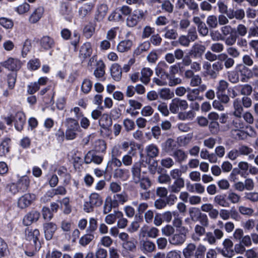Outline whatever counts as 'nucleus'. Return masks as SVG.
I'll use <instances>...</instances> for the list:
<instances>
[{
	"label": "nucleus",
	"mask_w": 258,
	"mask_h": 258,
	"mask_svg": "<svg viewBox=\"0 0 258 258\" xmlns=\"http://www.w3.org/2000/svg\"><path fill=\"white\" fill-rule=\"evenodd\" d=\"M128 195L124 191L120 194H115L112 197L109 196L106 197L103 206V214L109 213L112 208H116L119 205H123L128 201Z\"/></svg>",
	"instance_id": "f257e3e1"
},
{
	"label": "nucleus",
	"mask_w": 258,
	"mask_h": 258,
	"mask_svg": "<svg viewBox=\"0 0 258 258\" xmlns=\"http://www.w3.org/2000/svg\"><path fill=\"white\" fill-rule=\"evenodd\" d=\"M103 203V199L100 195L97 192H93L89 197V201L84 202L83 209L87 213L93 212L95 208L99 207Z\"/></svg>",
	"instance_id": "f03ea898"
},
{
	"label": "nucleus",
	"mask_w": 258,
	"mask_h": 258,
	"mask_svg": "<svg viewBox=\"0 0 258 258\" xmlns=\"http://www.w3.org/2000/svg\"><path fill=\"white\" fill-rule=\"evenodd\" d=\"M188 229L183 227L181 229H177L176 233L169 237L168 240L170 244L177 246L182 245L186 241Z\"/></svg>",
	"instance_id": "7ed1b4c3"
},
{
	"label": "nucleus",
	"mask_w": 258,
	"mask_h": 258,
	"mask_svg": "<svg viewBox=\"0 0 258 258\" xmlns=\"http://www.w3.org/2000/svg\"><path fill=\"white\" fill-rule=\"evenodd\" d=\"M146 12L141 9H136L126 19V25L133 27L136 26L142 20L145 19Z\"/></svg>",
	"instance_id": "20e7f679"
},
{
	"label": "nucleus",
	"mask_w": 258,
	"mask_h": 258,
	"mask_svg": "<svg viewBox=\"0 0 258 258\" xmlns=\"http://www.w3.org/2000/svg\"><path fill=\"white\" fill-rule=\"evenodd\" d=\"M155 74L157 77H154L152 79L154 83L159 86L167 85V81L168 73L162 68H158L156 69Z\"/></svg>",
	"instance_id": "39448f33"
},
{
	"label": "nucleus",
	"mask_w": 258,
	"mask_h": 258,
	"mask_svg": "<svg viewBox=\"0 0 258 258\" xmlns=\"http://www.w3.org/2000/svg\"><path fill=\"white\" fill-rule=\"evenodd\" d=\"M36 196L34 194L27 193L20 197L17 201V206L21 209L29 207L35 201Z\"/></svg>",
	"instance_id": "423d86ee"
},
{
	"label": "nucleus",
	"mask_w": 258,
	"mask_h": 258,
	"mask_svg": "<svg viewBox=\"0 0 258 258\" xmlns=\"http://www.w3.org/2000/svg\"><path fill=\"white\" fill-rule=\"evenodd\" d=\"M2 64L10 71H17L21 68L22 63L17 58L10 57L2 63Z\"/></svg>",
	"instance_id": "0eeeda50"
},
{
	"label": "nucleus",
	"mask_w": 258,
	"mask_h": 258,
	"mask_svg": "<svg viewBox=\"0 0 258 258\" xmlns=\"http://www.w3.org/2000/svg\"><path fill=\"white\" fill-rule=\"evenodd\" d=\"M140 249L143 253L147 254L156 250V245L150 240H142L140 241Z\"/></svg>",
	"instance_id": "6e6552de"
},
{
	"label": "nucleus",
	"mask_w": 258,
	"mask_h": 258,
	"mask_svg": "<svg viewBox=\"0 0 258 258\" xmlns=\"http://www.w3.org/2000/svg\"><path fill=\"white\" fill-rule=\"evenodd\" d=\"M43 227L45 239L51 240L57 229V225L53 222H48L43 224Z\"/></svg>",
	"instance_id": "1a4fd4ad"
},
{
	"label": "nucleus",
	"mask_w": 258,
	"mask_h": 258,
	"mask_svg": "<svg viewBox=\"0 0 258 258\" xmlns=\"http://www.w3.org/2000/svg\"><path fill=\"white\" fill-rule=\"evenodd\" d=\"M103 160V156L97 155L92 151H89L84 157V162L86 164L92 162L96 164H100Z\"/></svg>",
	"instance_id": "9d476101"
},
{
	"label": "nucleus",
	"mask_w": 258,
	"mask_h": 258,
	"mask_svg": "<svg viewBox=\"0 0 258 258\" xmlns=\"http://www.w3.org/2000/svg\"><path fill=\"white\" fill-rule=\"evenodd\" d=\"M223 248L221 253L225 257L231 258L234 255V251L232 249L233 242L229 239H225L223 242Z\"/></svg>",
	"instance_id": "9b49d317"
},
{
	"label": "nucleus",
	"mask_w": 258,
	"mask_h": 258,
	"mask_svg": "<svg viewBox=\"0 0 258 258\" xmlns=\"http://www.w3.org/2000/svg\"><path fill=\"white\" fill-rule=\"evenodd\" d=\"M176 142L171 138L168 139L161 144L162 151L170 155L176 150Z\"/></svg>",
	"instance_id": "f8f14e48"
},
{
	"label": "nucleus",
	"mask_w": 258,
	"mask_h": 258,
	"mask_svg": "<svg viewBox=\"0 0 258 258\" xmlns=\"http://www.w3.org/2000/svg\"><path fill=\"white\" fill-rule=\"evenodd\" d=\"M205 50L206 47L204 45L196 43L191 47L189 54L193 58H201Z\"/></svg>",
	"instance_id": "ddd939ff"
},
{
	"label": "nucleus",
	"mask_w": 258,
	"mask_h": 258,
	"mask_svg": "<svg viewBox=\"0 0 258 258\" xmlns=\"http://www.w3.org/2000/svg\"><path fill=\"white\" fill-rule=\"evenodd\" d=\"M40 216V214L39 212L32 210L24 217L23 223L25 226L30 225L32 223L37 221Z\"/></svg>",
	"instance_id": "4468645a"
},
{
	"label": "nucleus",
	"mask_w": 258,
	"mask_h": 258,
	"mask_svg": "<svg viewBox=\"0 0 258 258\" xmlns=\"http://www.w3.org/2000/svg\"><path fill=\"white\" fill-rule=\"evenodd\" d=\"M14 122L15 128L18 131H21L26 122L24 113L21 111L17 112L14 117Z\"/></svg>",
	"instance_id": "2eb2a0df"
},
{
	"label": "nucleus",
	"mask_w": 258,
	"mask_h": 258,
	"mask_svg": "<svg viewBox=\"0 0 258 258\" xmlns=\"http://www.w3.org/2000/svg\"><path fill=\"white\" fill-rule=\"evenodd\" d=\"M141 164L140 162H135L131 168L133 180L136 183H139L141 180Z\"/></svg>",
	"instance_id": "dca6fc26"
},
{
	"label": "nucleus",
	"mask_w": 258,
	"mask_h": 258,
	"mask_svg": "<svg viewBox=\"0 0 258 258\" xmlns=\"http://www.w3.org/2000/svg\"><path fill=\"white\" fill-rule=\"evenodd\" d=\"M44 10L43 7L40 6L35 9L29 18V22L31 24H35L42 17Z\"/></svg>",
	"instance_id": "f3484780"
},
{
	"label": "nucleus",
	"mask_w": 258,
	"mask_h": 258,
	"mask_svg": "<svg viewBox=\"0 0 258 258\" xmlns=\"http://www.w3.org/2000/svg\"><path fill=\"white\" fill-rule=\"evenodd\" d=\"M92 53V48L90 43H85L81 47L79 52V58L84 61L86 58L89 57Z\"/></svg>",
	"instance_id": "a211bd4d"
},
{
	"label": "nucleus",
	"mask_w": 258,
	"mask_h": 258,
	"mask_svg": "<svg viewBox=\"0 0 258 258\" xmlns=\"http://www.w3.org/2000/svg\"><path fill=\"white\" fill-rule=\"evenodd\" d=\"M153 74V71L149 68H143L141 70V76L140 81L144 84L147 85L151 80V77Z\"/></svg>",
	"instance_id": "6ab92c4d"
},
{
	"label": "nucleus",
	"mask_w": 258,
	"mask_h": 258,
	"mask_svg": "<svg viewBox=\"0 0 258 258\" xmlns=\"http://www.w3.org/2000/svg\"><path fill=\"white\" fill-rule=\"evenodd\" d=\"M40 44L41 48L47 50L53 48L55 43L52 38L48 36H44L41 38Z\"/></svg>",
	"instance_id": "aec40b11"
},
{
	"label": "nucleus",
	"mask_w": 258,
	"mask_h": 258,
	"mask_svg": "<svg viewBox=\"0 0 258 258\" xmlns=\"http://www.w3.org/2000/svg\"><path fill=\"white\" fill-rule=\"evenodd\" d=\"M218 59L223 61V66L226 69H229L233 67L235 64V60L231 57H229L227 54L222 53L218 55Z\"/></svg>",
	"instance_id": "412c9836"
},
{
	"label": "nucleus",
	"mask_w": 258,
	"mask_h": 258,
	"mask_svg": "<svg viewBox=\"0 0 258 258\" xmlns=\"http://www.w3.org/2000/svg\"><path fill=\"white\" fill-rule=\"evenodd\" d=\"M224 68V66L221 61H215L212 65V71H210V77L212 79L216 78L219 75V72Z\"/></svg>",
	"instance_id": "4be33fe9"
},
{
	"label": "nucleus",
	"mask_w": 258,
	"mask_h": 258,
	"mask_svg": "<svg viewBox=\"0 0 258 258\" xmlns=\"http://www.w3.org/2000/svg\"><path fill=\"white\" fill-rule=\"evenodd\" d=\"M184 184L183 178L175 179L173 183L168 186L169 190L171 192L178 193L184 186Z\"/></svg>",
	"instance_id": "5701e85b"
},
{
	"label": "nucleus",
	"mask_w": 258,
	"mask_h": 258,
	"mask_svg": "<svg viewBox=\"0 0 258 258\" xmlns=\"http://www.w3.org/2000/svg\"><path fill=\"white\" fill-rule=\"evenodd\" d=\"M133 41L130 39H124L120 41L117 45V50L119 52H125L131 50Z\"/></svg>",
	"instance_id": "b1692460"
},
{
	"label": "nucleus",
	"mask_w": 258,
	"mask_h": 258,
	"mask_svg": "<svg viewBox=\"0 0 258 258\" xmlns=\"http://www.w3.org/2000/svg\"><path fill=\"white\" fill-rule=\"evenodd\" d=\"M234 111L233 114L237 118H241L243 112V106L239 98H236L233 102Z\"/></svg>",
	"instance_id": "393cba45"
},
{
	"label": "nucleus",
	"mask_w": 258,
	"mask_h": 258,
	"mask_svg": "<svg viewBox=\"0 0 258 258\" xmlns=\"http://www.w3.org/2000/svg\"><path fill=\"white\" fill-rule=\"evenodd\" d=\"M245 17V12L242 9H238L234 10L232 9H229L228 18L229 20H232L235 18L238 20H242Z\"/></svg>",
	"instance_id": "a878e982"
},
{
	"label": "nucleus",
	"mask_w": 258,
	"mask_h": 258,
	"mask_svg": "<svg viewBox=\"0 0 258 258\" xmlns=\"http://www.w3.org/2000/svg\"><path fill=\"white\" fill-rule=\"evenodd\" d=\"M145 152L148 158H154L159 155V149L157 145L151 144L146 147Z\"/></svg>",
	"instance_id": "bb28decb"
},
{
	"label": "nucleus",
	"mask_w": 258,
	"mask_h": 258,
	"mask_svg": "<svg viewBox=\"0 0 258 258\" xmlns=\"http://www.w3.org/2000/svg\"><path fill=\"white\" fill-rule=\"evenodd\" d=\"M111 75L112 78L116 81H119L122 76V69L118 63H114L110 68Z\"/></svg>",
	"instance_id": "cd10ccee"
},
{
	"label": "nucleus",
	"mask_w": 258,
	"mask_h": 258,
	"mask_svg": "<svg viewBox=\"0 0 258 258\" xmlns=\"http://www.w3.org/2000/svg\"><path fill=\"white\" fill-rule=\"evenodd\" d=\"M205 227L197 224L194 228V233L191 236L192 239L195 241L200 240V237L206 233Z\"/></svg>",
	"instance_id": "c85d7f7f"
},
{
	"label": "nucleus",
	"mask_w": 258,
	"mask_h": 258,
	"mask_svg": "<svg viewBox=\"0 0 258 258\" xmlns=\"http://www.w3.org/2000/svg\"><path fill=\"white\" fill-rule=\"evenodd\" d=\"M19 190L24 192L27 190L30 185V179L27 176L21 177L16 182Z\"/></svg>",
	"instance_id": "c756f323"
},
{
	"label": "nucleus",
	"mask_w": 258,
	"mask_h": 258,
	"mask_svg": "<svg viewBox=\"0 0 258 258\" xmlns=\"http://www.w3.org/2000/svg\"><path fill=\"white\" fill-rule=\"evenodd\" d=\"M197 245L194 243H188L182 250L184 258H192L194 256V252L196 250Z\"/></svg>",
	"instance_id": "7c9ffc66"
},
{
	"label": "nucleus",
	"mask_w": 258,
	"mask_h": 258,
	"mask_svg": "<svg viewBox=\"0 0 258 258\" xmlns=\"http://www.w3.org/2000/svg\"><path fill=\"white\" fill-rule=\"evenodd\" d=\"M40 235L39 231L37 229H32L28 228L26 230V236L29 241H32L34 244H36L38 240V237Z\"/></svg>",
	"instance_id": "2f4dec72"
},
{
	"label": "nucleus",
	"mask_w": 258,
	"mask_h": 258,
	"mask_svg": "<svg viewBox=\"0 0 258 258\" xmlns=\"http://www.w3.org/2000/svg\"><path fill=\"white\" fill-rule=\"evenodd\" d=\"M99 124L101 128L108 130L112 125V120L107 114H103L99 119Z\"/></svg>",
	"instance_id": "473e14b6"
},
{
	"label": "nucleus",
	"mask_w": 258,
	"mask_h": 258,
	"mask_svg": "<svg viewBox=\"0 0 258 258\" xmlns=\"http://www.w3.org/2000/svg\"><path fill=\"white\" fill-rule=\"evenodd\" d=\"M11 140L6 138L0 144V156H5L10 151V143Z\"/></svg>",
	"instance_id": "72a5a7b5"
},
{
	"label": "nucleus",
	"mask_w": 258,
	"mask_h": 258,
	"mask_svg": "<svg viewBox=\"0 0 258 258\" xmlns=\"http://www.w3.org/2000/svg\"><path fill=\"white\" fill-rule=\"evenodd\" d=\"M171 156L178 163H182L187 158V154L182 149H176Z\"/></svg>",
	"instance_id": "f704fd0d"
},
{
	"label": "nucleus",
	"mask_w": 258,
	"mask_h": 258,
	"mask_svg": "<svg viewBox=\"0 0 258 258\" xmlns=\"http://www.w3.org/2000/svg\"><path fill=\"white\" fill-rule=\"evenodd\" d=\"M93 148L96 152L104 153L106 150V143L101 139L96 140L93 143Z\"/></svg>",
	"instance_id": "c9c22d12"
},
{
	"label": "nucleus",
	"mask_w": 258,
	"mask_h": 258,
	"mask_svg": "<svg viewBox=\"0 0 258 258\" xmlns=\"http://www.w3.org/2000/svg\"><path fill=\"white\" fill-rule=\"evenodd\" d=\"M242 130V129L231 130V133L232 137L236 140H244L246 139L248 134Z\"/></svg>",
	"instance_id": "e433bc0d"
},
{
	"label": "nucleus",
	"mask_w": 258,
	"mask_h": 258,
	"mask_svg": "<svg viewBox=\"0 0 258 258\" xmlns=\"http://www.w3.org/2000/svg\"><path fill=\"white\" fill-rule=\"evenodd\" d=\"M214 202L216 204L222 207H228L229 206V204L226 199V195L224 194L216 195L214 197Z\"/></svg>",
	"instance_id": "4c0bfd02"
},
{
	"label": "nucleus",
	"mask_w": 258,
	"mask_h": 258,
	"mask_svg": "<svg viewBox=\"0 0 258 258\" xmlns=\"http://www.w3.org/2000/svg\"><path fill=\"white\" fill-rule=\"evenodd\" d=\"M187 93L186 98L189 101H194L197 99H202V97H199L200 94L196 88L191 89L189 87H187Z\"/></svg>",
	"instance_id": "58836bf2"
},
{
	"label": "nucleus",
	"mask_w": 258,
	"mask_h": 258,
	"mask_svg": "<svg viewBox=\"0 0 258 258\" xmlns=\"http://www.w3.org/2000/svg\"><path fill=\"white\" fill-rule=\"evenodd\" d=\"M60 204L61 208L63 209V212L65 214H69L72 211L71 206L70 204V201L69 197H65L58 201Z\"/></svg>",
	"instance_id": "ea45409f"
},
{
	"label": "nucleus",
	"mask_w": 258,
	"mask_h": 258,
	"mask_svg": "<svg viewBox=\"0 0 258 258\" xmlns=\"http://www.w3.org/2000/svg\"><path fill=\"white\" fill-rule=\"evenodd\" d=\"M122 248L128 252H134L136 251V242L135 240H127L121 244Z\"/></svg>",
	"instance_id": "a19ab883"
},
{
	"label": "nucleus",
	"mask_w": 258,
	"mask_h": 258,
	"mask_svg": "<svg viewBox=\"0 0 258 258\" xmlns=\"http://www.w3.org/2000/svg\"><path fill=\"white\" fill-rule=\"evenodd\" d=\"M67 130H81L78 121L75 118L69 117L66 119Z\"/></svg>",
	"instance_id": "79ce46f5"
},
{
	"label": "nucleus",
	"mask_w": 258,
	"mask_h": 258,
	"mask_svg": "<svg viewBox=\"0 0 258 258\" xmlns=\"http://www.w3.org/2000/svg\"><path fill=\"white\" fill-rule=\"evenodd\" d=\"M160 98L163 100L170 99L174 97V93L171 92L169 88H162L159 91Z\"/></svg>",
	"instance_id": "37998d69"
},
{
	"label": "nucleus",
	"mask_w": 258,
	"mask_h": 258,
	"mask_svg": "<svg viewBox=\"0 0 258 258\" xmlns=\"http://www.w3.org/2000/svg\"><path fill=\"white\" fill-rule=\"evenodd\" d=\"M196 115L194 111L190 110L188 111L180 112L178 114V117L180 120H192Z\"/></svg>",
	"instance_id": "c03bdc74"
},
{
	"label": "nucleus",
	"mask_w": 258,
	"mask_h": 258,
	"mask_svg": "<svg viewBox=\"0 0 258 258\" xmlns=\"http://www.w3.org/2000/svg\"><path fill=\"white\" fill-rule=\"evenodd\" d=\"M206 250V247L204 245L200 243L198 246H197V249L194 252V256H193V257L205 258Z\"/></svg>",
	"instance_id": "a18cd8bd"
},
{
	"label": "nucleus",
	"mask_w": 258,
	"mask_h": 258,
	"mask_svg": "<svg viewBox=\"0 0 258 258\" xmlns=\"http://www.w3.org/2000/svg\"><path fill=\"white\" fill-rule=\"evenodd\" d=\"M109 21L120 22L123 21L124 18L121 15L120 12L116 8L108 17Z\"/></svg>",
	"instance_id": "49530a36"
},
{
	"label": "nucleus",
	"mask_w": 258,
	"mask_h": 258,
	"mask_svg": "<svg viewBox=\"0 0 258 258\" xmlns=\"http://www.w3.org/2000/svg\"><path fill=\"white\" fill-rule=\"evenodd\" d=\"M93 5L91 3H87L81 7L79 9V15L80 17H85L89 12H91Z\"/></svg>",
	"instance_id": "de8ad7c7"
},
{
	"label": "nucleus",
	"mask_w": 258,
	"mask_h": 258,
	"mask_svg": "<svg viewBox=\"0 0 258 258\" xmlns=\"http://www.w3.org/2000/svg\"><path fill=\"white\" fill-rule=\"evenodd\" d=\"M165 34L164 37L168 39H176L178 37V33L176 30L174 29H169L166 27L164 29Z\"/></svg>",
	"instance_id": "09e8293b"
},
{
	"label": "nucleus",
	"mask_w": 258,
	"mask_h": 258,
	"mask_svg": "<svg viewBox=\"0 0 258 258\" xmlns=\"http://www.w3.org/2000/svg\"><path fill=\"white\" fill-rule=\"evenodd\" d=\"M92 82L90 79L86 78L84 79L82 82L81 85V91L84 94H88L92 88Z\"/></svg>",
	"instance_id": "8fccbe9b"
},
{
	"label": "nucleus",
	"mask_w": 258,
	"mask_h": 258,
	"mask_svg": "<svg viewBox=\"0 0 258 258\" xmlns=\"http://www.w3.org/2000/svg\"><path fill=\"white\" fill-rule=\"evenodd\" d=\"M237 90L240 91V94L246 96L250 95L252 92V88L249 84H244L235 87Z\"/></svg>",
	"instance_id": "3c124183"
},
{
	"label": "nucleus",
	"mask_w": 258,
	"mask_h": 258,
	"mask_svg": "<svg viewBox=\"0 0 258 258\" xmlns=\"http://www.w3.org/2000/svg\"><path fill=\"white\" fill-rule=\"evenodd\" d=\"M133 148L131 147L127 154L122 157V163H123L125 166H130L132 165L133 162V156L135 154L134 153H133Z\"/></svg>",
	"instance_id": "603ef678"
},
{
	"label": "nucleus",
	"mask_w": 258,
	"mask_h": 258,
	"mask_svg": "<svg viewBox=\"0 0 258 258\" xmlns=\"http://www.w3.org/2000/svg\"><path fill=\"white\" fill-rule=\"evenodd\" d=\"M95 27L92 23L86 25L83 29V34L87 39L90 38L95 32Z\"/></svg>",
	"instance_id": "864d4df0"
},
{
	"label": "nucleus",
	"mask_w": 258,
	"mask_h": 258,
	"mask_svg": "<svg viewBox=\"0 0 258 258\" xmlns=\"http://www.w3.org/2000/svg\"><path fill=\"white\" fill-rule=\"evenodd\" d=\"M105 64L102 61L98 63V67L94 71V75L97 79L102 78L105 74Z\"/></svg>",
	"instance_id": "5fc2aeb1"
},
{
	"label": "nucleus",
	"mask_w": 258,
	"mask_h": 258,
	"mask_svg": "<svg viewBox=\"0 0 258 258\" xmlns=\"http://www.w3.org/2000/svg\"><path fill=\"white\" fill-rule=\"evenodd\" d=\"M151 44L149 41H145L140 44L134 51V54L136 55L141 54L142 52L148 50L150 47Z\"/></svg>",
	"instance_id": "6e6d98bb"
},
{
	"label": "nucleus",
	"mask_w": 258,
	"mask_h": 258,
	"mask_svg": "<svg viewBox=\"0 0 258 258\" xmlns=\"http://www.w3.org/2000/svg\"><path fill=\"white\" fill-rule=\"evenodd\" d=\"M94 238L93 234L91 233H87L83 236L79 240V243L83 246L88 245Z\"/></svg>",
	"instance_id": "4d7b16f0"
},
{
	"label": "nucleus",
	"mask_w": 258,
	"mask_h": 258,
	"mask_svg": "<svg viewBox=\"0 0 258 258\" xmlns=\"http://www.w3.org/2000/svg\"><path fill=\"white\" fill-rule=\"evenodd\" d=\"M202 213L198 208L192 207L189 209V215L190 219L193 221H198Z\"/></svg>",
	"instance_id": "13d9d810"
},
{
	"label": "nucleus",
	"mask_w": 258,
	"mask_h": 258,
	"mask_svg": "<svg viewBox=\"0 0 258 258\" xmlns=\"http://www.w3.org/2000/svg\"><path fill=\"white\" fill-rule=\"evenodd\" d=\"M97 228V219L94 218H90L89 220V226L87 228V233H93Z\"/></svg>",
	"instance_id": "bf43d9fd"
},
{
	"label": "nucleus",
	"mask_w": 258,
	"mask_h": 258,
	"mask_svg": "<svg viewBox=\"0 0 258 258\" xmlns=\"http://www.w3.org/2000/svg\"><path fill=\"white\" fill-rule=\"evenodd\" d=\"M40 61L38 58H33L30 59L27 63V68L29 70L35 71L40 66Z\"/></svg>",
	"instance_id": "052dcab7"
},
{
	"label": "nucleus",
	"mask_w": 258,
	"mask_h": 258,
	"mask_svg": "<svg viewBox=\"0 0 258 258\" xmlns=\"http://www.w3.org/2000/svg\"><path fill=\"white\" fill-rule=\"evenodd\" d=\"M0 25L4 28L9 29H12L14 26V23L12 19L6 17L0 18Z\"/></svg>",
	"instance_id": "680f3d73"
},
{
	"label": "nucleus",
	"mask_w": 258,
	"mask_h": 258,
	"mask_svg": "<svg viewBox=\"0 0 258 258\" xmlns=\"http://www.w3.org/2000/svg\"><path fill=\"white\" fill-rule=\"evenodd\" d=\"M228 83L224 80L219 81L216 87V94L225 93L226 90L228 89Z\"/></svg>",
	"instance_id": "e2e57ef3"
},
{
	"label": "nucleus",
	"mask_w": 258,
	"mask_h": 258,
	"mask_svg": "<svg viewBox=\"0 0 258 258\" xmlns=\"http://www.w3.org/2000/svg\"><path fill=\"white\" fill-rule=\"evenodd\" d=\"M183 1L187 6L189 10L193 11V14L199 11V9L198 4L195 1V0H183Z\"/></svg>",
	"instance_id": "0e129e2a"
},
{
	"label": "nucleus",
	"mask_w": 258,
	"mask_h": 258,
	"mask_svg": "<svg viewBox=\"0 0 258 258\" xmlns=\"http://www.w3.org/2000/svg\"><path fill=\"white\" fill-rule=\"evenodd\" d=\"M226 51L228 55L231 56V57L238 58L240 55V51L237 48L235 47H228L226 48Z\"/></svg>",
	"instance_id": "69168bd1"
},
{
	"label": "nucleus",
	"mask_w": 258,
	"mask_h": 258,
	"mask_svg": "<svg viewBox=\"0 0 258 258\" xmlns=\"http://www.w3.org/2000/svg\"><path fill=\"white\" fill-rule=\"evenodd\" d=\"M161 8L164 12L170 14L173 11L174 6L169 0H165L162 3Z\"/></svg>",
	"instance_id": "338daca9"
},
{
	"label": "nucleus",
	"mask_w": 258,
	"mask_h": 258,
	"mask_svg": "<svg viewBox=\"0 0 258 258\" xmlns=\"http://www.w3.org/2000/svg\"><path fill=\"white\" fill-rule=\"evenodd\" d=\"M244 127V124L243 121L240 119V118H237L234 119L231 123V130H236L243 129Z\"/></svg>",
	"instance_id": "774afa93"
}]
</instances>
